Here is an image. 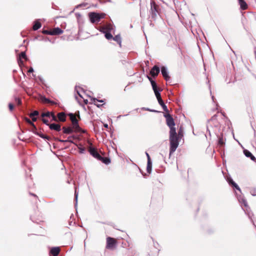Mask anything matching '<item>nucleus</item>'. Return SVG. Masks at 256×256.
<instances>
[{
    "instance_id": "f257e3e1",
    "label": "nucleus",
    "mask_w": 256,
    "mask_h": 256,
    "mask_svg": "<svg viewBox=\"0 0 256 256\" xmlns=\"http://www.w3.org/2000/svg\"><path fill=\"white\" fill-rule=\"evenodd\" d=\"M106 14L104 13L90 12L88 16L92 23H98L101 19L104 18Z\"/></svg>"
},
{
    "instance_id": "f03ea898",
    "label": "nucleus",
    "mask_w": 256,
    "mask_h": 256,
    "mask_svg": "<svg viewBox=\"0 0 256 256\" xmlns=\"http://www.w3.org/2000/svg\"><path fill=\"white\" fill-rule=\"evenodd\" d=\"M158 8V6L156 4L154 1L151 0L150 14L152 18L155 20L159 14Z\"/></svg>"
},
{
    "instance_id": "7ed1b4c3",
    "label": "nucleus",
    "mask_w": 256,
    "mask_h": 256,
    "mask_svg": "<svg viewBox=\"0 0 256 256\" xmlns=\"http://www.w3.org/2000/svg\"><path fill=\"white\" fill-rule=\"evenodd\" d=\"M112 29V26L110 24L106 26H103L100 29V32H102L103 33L105 34V37L108 40H110L112 38V34L110 32V31Z\"/></svg>"
},
{
    "instance_id": "20e7f679",
    "label": "nucleus",
    "mask_w": 256,
    "mask_h": 256,
    "mask_svg": "<svg viewBox=\"0 0 256 256\" xmlns=\"http://www.w3.org/2000/svg\"><path fill=\"white\" fill-rule=\"evenodd\" d=\"M69 116L72 121L73 128L74 129L76 132H79L80 131V128L78 124V120H77L76 116L73 114H70Z\"/></svg>"
},
{
    "instance_id": "39448f33",
    "label": "nucleus",
    "mask_w": 256,
    "mask_h": 256,
    "mask_svg": "<svg viewBox=\"0 0 256 256\" xmlns=\"http://www.w3.org/2000/svg\"><path fill=\"white\" fill-rule=\"evenodd\" d=\"M170 154L174 153L178 146V139H170Z\"/></svg>"
},
{
    "instance_id": "423d86ee",
    "label": "nucleus",
    "mask_w": 256,
    "mask_h": 256,
    "mask_svg": "<svg viewBox=\"0 0 256 256\" xmlns=\"http://www.w3.org/2000/svg\"><path fill=\"white\" fill-rule=\"evenodd\" d=\"M116 244V240L114 238L110 237H108L106 238V248H112Z\"/></svg>"
},
{
    "instance_id": "0eeeda50",
    "label": "nucleus",
    "mask_w": 256,
    "mask_h": 256,
    "mask_svg": "<svg viewBox=\"0 0 256 256\" xmlns=\"http://www.w3.org/2000/svg\"><path fill=\"white\" fill-rule=\"evenodd\" d=\"M164 116L166 118V124L169 128L174 126L175 123L172 116L169 114H167Z\"/></svg>"
},
{
    "instance_id": "6e6552de",
    "label": "nucleus",
    "mask_w": 256,
    "mask_h": 256,
    "mask_svg": "<svg viewBox=\"0 0 256 256\" xmlns=\"http://www.w3.org/2000/svg\"><path fill=\"white\" fill-rule=\"evenodd\" d=\"M170 139H178V137L176 132V130L174 126L170 127Z\"/></svg>"
},
{
    "instance_id": "1a4fd4ad",
    "label": "nucleus",
    "mask_w": 256,
    "mask_h": 256,
    "mask_svg": "<svg viewBox=\"0 0 256 256\" xmlns=\"http://www.w3.org/2000/svg\"><path fill=\"white\" fill-rule=\"evenodd\" d=\"M161 72L162 76L166 81H168L170 80V77L168 76L167 68L166 67L162 66V68Z\"/></svg>"
},
{
    "instance_id": "9d476101",
    "label": "nucleus",
    "mask_w": 256,
    "mask_h": 256,
    "mask_svg": "<svg viewBox=\"0 0 256 256\" xmlns=\"http://www.w3.org/2000/svg\"><path fill=\"white\" fill-rule=\"evenodd\" d=\"M160 72V68L156 66H154L151 70L150 74L154 77L158 75Z\"/></svg>"
},
{
    "instance_id": "9b49d317",
    "label": "nucleus",
    "mask_w": 256,
    "mask_h": 256,
    "mask_svg": "<svg viewBox=\"0 0 256 256\" xmlns=\"http://www.w3.org/2000/svg\"><path fill=\"white\" fill-rule=\"evenodd\" d=\"M63 33V30L59 28H54L53 30H52V32L50 33V35L52 36H54V35H58L60 34Z\"/></svg>"
},
{
    "instance_id": "f8f14e48",
    "label": "nucleus",
    "mask_w": 256,
    "mask_h": 256,
    "mask_svg": "<svg viewBox=\"0 0 256 256\" xmlns=\"http://www.w3.org/2000/svg\"><path fill=\"white\" fill-rule=\"evenodd\" d=\"M49 128L50 129L55 130L57 132H60L61 130L60 126L58 124H56L54 123L50 124Z\"/></svg>"
},
{
    "instance_id": "ddd939ff",
    "label": "nucleus",
    "mask_w": 256,
    "mask_h": 256,
    "mask_svg": "<svg viewBox=\"0 0 256 256\" xmlns=\"http://www.w3.org/2000/svg\"><path fill=\"white\" fill-rule=\"evenodd\" d=\"M63 132L66 134H72L74 132H76L74 131V129L71 127H63L62 128Z\"/></svg>"
},
{
    "instance_id": "4468645a",
    "label": "nucleus",
    "mask_w": 256,
    "mask_h": 256,
    "mask_svg": "<svg viewBox=\"0 0 256 256\" xmlns=\"http://www.w3.org/2000/svg\"><path fill=\"white\" fill-rule=\"evenodd\" d=\"M60 251V249L58 247L52 248L50 250V254L53 256H58Z\"/></svg>"
},
{
    "instance_id": "2eb2a0df",
    "label": "nucleus",
    "mask_w": 256,
    "mask_h": 256,
    "mask_svg": "<svg viewBox=\"0 0 256 256\" xmlns=\"http://www.w3.org/2000/svg\"><path fill=\"white\" fill-rule=\"evenodd\" d=\"M244 155L250 158L252 160H255L256 158L248 150H244Z\"/></svg>"
},
{
    "instance_id": "dca6fc26",
    "label": "nucleus",
    "mask_w": 256,
    "mask_h": 256,
    "mask_svg": "<svg viewBox=\"0 0 256 256\" xmlns=\"http://www.w3.org/2000/svg\"><path fill=\"white\" fill-rule=\"evenodd\" d=\"M41 116L42 118H44L45 116L50 117V116H52V117L54 120H56V116L54 114L50 113V112L42 113V114Z\"/></svg>"
},
{
    "instance_id": "f3484780",
    "label": "nucleus",
    "mask_w": 256,
    "mask_h": 256,
    "mask_svg": "<svg viewBox=\"0 0 256 256\" xmlns=\"http://www.w3.org/2000/svg\"><path fill=\"white\" fill-rule=\"evenodd\" d=\"M58 120L61 122H64L66 120V114L64 112H62L58 114Z\"/></svg>"
},
{
    "instance_id": "a211bd4d",
    "label": "nucleus",
    "mask_w": 256,
    "mask_h": 256,
    "mask_svg": "<svg viewBox=\"0 0 256 256\" xmlns=\"http://www.w3.org/2000/svg\"><path fill=\"white\" fill-rule=\"evenodd\" d=\"M239 2V4L240 6V8L244 10H246L248 8V6L246 2L244 1V0H238Z\"/></svg>"
},
{
    "instance_id": "6ab92c4d",
    "label": "nucleus",
    "mask_w": 256,
    "mask_h": 256,
    "mask_svg": "<svg viewBox=\"0 0 256 256\" xmlns=\"http://www.w3.org/2000/svg\"><path fill=\"white\" fill-rule=\"evenodd\" d=\"M90 152L94 158H99L100 157V154L94 149L90 150Z\"/></svg>"
},
{
    "instance_id": "aec40b11",
    "label": "nucleus",
    "mask_w": 256,
    "mask_h": 256,
    "mask_svg": "<svg viewBox=\"0 0 256 256\" xmlns=\"http://www.w3.org/2000/svg\"><path fill=\"white\" fill-rule=\"evenodd\" d=\"M41 26H42V24L39 22L36 21L34 22V24L32 28L34 30H36L38 29H39L41 27Z\"/></svg>"
},
{
    "instance_id": "412c9836",
    "label": "nucleus",
    "mask_w": 256,
    "mask_h": 256,
    "mask_svg": "<svg viewBox=\"0 0 256 256\" xmlns=\"http://www.w3.org/2000/svg\"><path fill=\"white\" fill-rule=\"evenodd\" d=\"M158 104L162 106V108H163L164 111H165V112H168V111L167 106L164 104V102L162 100V99H160V100H158Z\"/></svg>"
},
{
    "instance_id": "4be33fe9",
    "label": "nucleus",
    "mask_w": 256,
    "mask_h": 256,
    "mask_svg": "<svg viewBox=\"0 0 256 256\" xmlns=\"http://www.w3.org/2000/svg\"><path fill=\"white\" fill-rule=\"evenodd\" d=\"M152 168V162L151 160L148 161L146 170L148 173H150Z\"/></svg>"
},
{
    "instance_id": "5701e85b",
    "label": "nucleus",
    "mask_w": 256,
    "mask_h": 256,
    "mask_svg": "<svg viewBox=\"0 0 256 256\" xmlns=\"http://www.w3.org/2000/svg\"><path fill=\"white\" fill-rule=\"evenodd\" d=\"M113 40L116 42L120 46L121 45V38L119 34H118L116 36L114 37L113 38Z\"/></svg>"
},
{
    "instance_id": "b1692460",
    "label": "nucleus",
    "mask_w": 256,
    "mask_h": 256,
    "mask_svg": "<svg viewBox=\"0 0 256 256\" xmlns=\"http://www.w3.org/2000/svg\"><path fill=\"white\" fill-rule=\"evenodd\" d=\"M154 91V94L156 95V96L158 100V101L160 100V99H162L160 96V90H158V89H156L155 90H153Z\"/></svg>"
},
{
    "instance_id": "393cba45",
    "label": "nucleus",
    "mask_w": 256,
    "mask_h": 256,
    "mask_svg": "<svg viewBox=\"0 0 256 256\" xmlns=\"http://www.w3.org/2000/svg\"><path fill=\"white\" fill-rule=\"evenodd\" d=\"M229 183L232 184L236 190L240 192V188L238 186V185L234 182L232 180H229Z\"/></svg>"
},
{
    "instance_id": "a878e982",
    "label": "nucleus",
    "mask_w": 256,
    "mask_h": 256,
    "mask_svg": "<svg viewBox=\"0 0 256 256\" xmlns=\"http://www.w3.org/2000/svg\"><path fill=\"white\" fill-rule=\"evenodd\" d=\"M148 79L150 81L151 84H152V90H155L156 89H158L157 86H156V82L152 80V79L149 77H148Z\"/></svg>"
},
{
    "instance_id": "bb28decb",
    "label": "nucleus",
    "mask_w": 256,
    "mask_h": 256,
    "mask_svg": "<svg viewBox=\"0 0 256 256\" xmlns=\"http://www.w3.org/2000/svg\"><path fill=\"white\" fill-rule=\"evenodd\" d=\"M41 100L43 102H46V103H51L52 104H55L54 102L50 100L49 99H48L44 96L42 97Z\"/></svg>"
},
{
    "instance_id": "cd10ccee",
    "label": "nucleus",
    "mask_w": 256,
    "mask_h": 256,
    "mask_svg": "<svg viewBox=\"0 0 256 256\" xmlns=\"http://www.w3.org/2000/svg\"><path fill=\"white\" fill-rule=\"evenodd\" d=\"M238 200L239 202L242 203V204H243L244 205V206L245 207H248V204H247V202L246 201V200H244V198H239L238 199Z\"/></svg>"
},
{
    "instance_id": "c85d7f7f",
    "label": "nucleus",
    "mask_w": 256,
    "mask_h": 256,
    "mask_svg": "<svg viewBox=\"0 0 256 256\" xmlns=\"http://www.w3.org/2000/svg\"><path fill=\"white\" fill-rule=\"evenodd\" d=\"M36 134L37 135L39 136L40 138H42L46 139V140H50V138L48 136H45V135H44L42 134L38 133V132H37V133H36Z\"/></svg>"
},
{
    "instance_id": "c756f323",
    "label": "nucleus",
    "mask_w": 256,
    "mask_h": 256,
    "mask_svg": "<svg viewBox=\"0 0 256 256\" xmlns=\"http://www.w3.org/2000/svg\"><path fill=\"white\" fill-rule=\"evenodd\" d=\"M21 58H24V59H26V54L25 52H22L20 54V56H19V59H20H20H21Z\"/></svg>"
},
{
    "instance_id": "7c9ffc66",
    "label": "nucleus",
    "mask_w": 256,
    "mask_h": 256,
    "mask_svg": "<svg viewBox=\"0 0 256 256\" xmlns=\"http://www.w3.org/2000/svg\"><path fill=\"white\" fill-rule=\"evenodd\" d=\"M224 144V140L222 137H220L218 138V144L220 146H222Z\"/></svg>"
},
{
    "instance_id": "2f4dec72",
    "label": "nucleus",
    "mask_w": 256,
    "mask_h": 256,
    "mask_svg": "<svg viewBox=\"0 0 256 256\" xmlns=\"http://www.w3.org/2000/svg\"><path fill=\"white\" fill-rule=\"evenodd\" d=\"M38 114H39V112H38V111L34 110V112H32L30 114V118H32V116H36L38 115Z\"/></svg>"
},
{
    "instance_id": "473e14b6",
    "label": "nucleus",
    "mask_w": 256,
    "mask_h": 256,
    "mask_svg": "<svg viewBox=\"0 0 256 256\" xmlns=\"http://www.w3.org/2000/svg\"><path fill=\"white\" fill-rule=\"evenodd\" d=\"M246 213L248 215L249 218L253 222L252 216H253V214L252 213H250L248 212V210L246 209Z\"/></svg>"
},
{
    "instance_id": "72a5a7b5",
    "label": "nucleus",
    "mask_w": 256,
    "mask_h": 256,
    "mask_svg": "<svg viewBox=\"0 0 256 256\" xmlns=\"http://www.w3.org/2000/svg\"><path fill=\"white\" fill-rule=\"evenodd\" d=\"M92 100L93 103H94V104L96 105L98 107H100V105H97V104H96V102H104V100H97L96 98H92Z\"/></svg>"
},
{
    "instance_id": "f704fd0d",
    "label": "nucleus",
    "mask_w": 256,
    "mask_h": 256,
    "mask_svg": "<svg viewBox=\"0 0 256 256\" xmlns=\"http://www.w3.org/2000/svg\"><path fill=\"white\" fill-rule=\"evenodd\" d=\"M76 92L79 96L83 98H84L82 94V91L78 90L76 87Z\"/></svg>"
},
{
    "instance_id": "c9c22d12",
    "label": "nucleus",
    "mask_w": 256,
    "mask_h": 256,
    "mask_svg": "<svg viewBox=\"0 0 256 256\" xmlns=\"http://www.w3.org/2000/svg\"><path fill=\"white\" fill-rule=\"evenodd\" d=\"M74 138V136H69V137H68L67 140H65V142H71V143H74L73 141L71 140V138Z\"/></svg>"
},
{
    "instance_id": "e433bc0d",
    "label": "nucleus",
    "mask_w": 256,
    "mask_h": 256,
    "mask_svg": "<svg viewBox=\"0 0 256 256\" xmlns=\"http://www.w3.org/2000/svg\"><path fill=\"white\" fill-rule=\"evenodd\" d=\"M74 196H75L76 204L77 202H78V192H77L76 190H75Z\"/></svg>"
},
{
    "instance_id": "4c0bfd02",
    "label": "nucleus",
    "mask_w": 256,
    "mask_h": 256,
    "mask_svg": "<svg viewBox=\"0 0 256 256\" xmlns=\"http://www.w3.org/2000/svg\"><path fill=\"white\" fill-rule=\"evenodd\" d=\"M216 115H214V116L212 118H211L210 120H209V121H208V122H212L213 121L216 120Z\"/></svg>"
},
{
    "instance_id": "58836bf2",
    "label": "nucleus",
    "mask_w": 256,
    "mask_h": 256,
    "mask_svg": "<svg viewBox=\"0 0 256 256\" xmlns=\"http://www.w3.org/2000/svg\"><path fill=\"white\" fill-rule=\"evenodd\" d=\"M42 120L44 124H46L49 125V124H48V120L47 119H46V118H42Z\"/></svg>"
},
{
    "instance_id": "ea45409f",
    "label": "nucleus",
    "mask_w": 256,
    "mask_h": 256,
    "mask_svg": "<svg viewBox=\"0 0 256 256\" xmlns=\"http://www.w3.org/2000/svg\"><path fill=\"white\" fill-rule=\"evenodd\" d=\"M42 32H43L44 34H50V33L52 32V30H43Z\"/></svg>"
},
{
    "instance_id": "a19ab883",
    "label": "nucleus",
    "mask_w": 256,
    "mask_h": 256,
    "mask_svg": "<svg viewBox=\"0 0 256 256\" xmlns=\"http://www.w3.org/2000/svg\"><path fill=\"white\" fill-rule=\"evenodd\" d=\"M9 109L10 110H12L14 109V106L12 104L10 103L8 104Z\"/></svg>"
},
{
    "instance_id": "79ce46f5",
    "label": "nucleus",
    "mask_w": 256,
    "mask_h": 256,
    "mask_svg": "<svg viewBox=\"0 0 256 256\" xmlns=\"http://www.w3.org/2000/svg\"><path fill=\"white\" fill-rule=\"evenodd\" d=\"M78 149L80 150V152L81 154L84 153L85 150V149L84 148H78Z\"/></svg>"
},
{
    "instance_id": "37998d69",
    "label": "nucleus",
    "mask_w": 256,
    "mask_h": 256,
    "mask_svg": "<svg viewBox=\"0 0 256 256\" xmlns=\"http://www.w3.org/2000/svg\"><path fill=\"white\" fill-rule=\"evenodd\" d=\"M16 101L18 103V104H21V100L20 98H16Z\"/></svg>"
},
{
    "instance_id": "c03bdc74",
    "label": "nucleus",
    "mask_w": 256,
    "mask_h": 256,
    "mask_svg": "<svg viewBox=\"0 0 256 256\" xmlns=\"http://www.w3.org/2000/svg\"><path fill=\"white\" fill-rule=\"evenodd\" d=\"M28 122L31 124L32 126L34 127V128H36L34 123H32L30 120H28Z\"/></svg>"
},
{
    "instance_id": "a18cd8bd",
    "label": "nucleus",
    "mask_w": 256,
    "mask_h": 256,
    "mask_svg": "<svg viewBox=\"0 0 256 256\" xmlns=\"http://www.w3.org/2000/svg\"><path fill=\"white\" fill-rule=\"evenodd\" d=\"M146 154L147 158H148V161L151 160L149 154L147 152H146Z\"/></svg>"
},
{
    "instance_id": "49530a36",
    "label": "nucleus",
    "mask_w": 256,
    "mask_h": 256,
    "mask_svg": "<svg viewBox=\"0 0 256 256\" xmlns=\"http://www.w3.org/2000/svg\"><path fill=\"white\" fill-rule=\"evenodd\" d=\"M34 72V70H33V68H30L28 70V72Z\"/></svg>"
},
{
    "instance_id": "de8ad7c7",
    "label": "nucleus",
    "mask_w": 256,
    "mask_h": 256,
    "mask_svg": "<svg viewBox=\"0 0 256 256\" xmlns=\"http://www.w3.org/2000/svg\"><path fill=\"white\" fill-rule=\"evenodd\" d=\"M32 118V120L33 122H35L36 120V118L34 117V116H32V118Z\"/></svg>"
},
{
    "instance_id": "09e8293b",
    "label": "nucleus",
    "mask_w": 256,
    "mask_h": 256,
    "mask_svg": "<svg viewBox=\"0 0 256 256\" xmlns=\"http://www.w3.org/2000/svg\"><path fill=\"white\" fill-rule=\"evenodd\" d=\"M110 162V161L109 160H106L104 161V162L106 164H108Z\"/></svg>"
},
{
    "instance_id": "8fccbe9b",
    "label": "nucleus",
    "mask_w": 256,
    "mask_h": 256,
    "mask_svg": "<svg viewBox=\"0 0 256 256\" xmlns=\"http://www.w3.org/2000/svg\"><path fill=\"white\" fill-rule=\"evenodd\" d=\"M84 102L86 104H87L88 103V100H84Z\"/></svg>"
},
{
    "instance_id": "3c124183",
    "label": "nucleus",
    "mask_w": 256,
    "mask_h": 256,
    "mask_svg": "<svg viewBox=\"0 0 256 256\" xmlns=\"http://www.w3.org/2000/svg\"><path fill=\"white\" fill-rule=\"evenodd\" d=\"M59 142H65V140H58Z\"/></svg>"
},
{
    "instance_id": "603ef678",
    "label": "nucleus",
    "mask_w": 256,
    "mask_h": 256,
    "mask_svg": "<svg viewBox=\"0 0 256 256\" xmlns=\"http://www.w3.org/2000/svg\"><path fill=\"white\" fill-rule=\"evenodd\" d=\"M104 126L106 128H108V124H104Z\"/></svg>"
},
{
    "instance_id": "864d4df0",
    "label": "nucleus",
    "mask_w": 256,
    "mask_h": 256,
    "mask_svg": "<svg viewBox=\"0 0 256 256\" xmlns=\"http://www.w3.org/2000/svg\"><path fill=\"white\" fill-rule=\"evenodd\" d=\"M212 98L213 102H214V96H212Z\"/></svg>"
},
{
    "instance_id": "5fc2aeb1",
    "label": "nucleus",
    "mask_w": 256,
    "mask_h": 256,
    "mask_svg": "<svg viewBox=\"0 0 256 256\" xmlns=\"http://www.w3.org/2000/svg\"><path fill=\"white\" fill-rule=\"evenodd\" d=\"M209 88H210V86H209ZM210 94H212V91H211V90H210Z\"/></svg>"
},
{
    "instance_id": "6e6d98bb",
    "label": "nucleus",
    "mask_w": 256,
    "mask_h": 256,
    "mask_svg": "<svg viewBox=\"0 0 256 256\" xmlns=\"http://www.w3.org/2000/svg\"><path fill=\"white\" fill-rule=\"evenodd\" d=\"M182 134V132H178V134L180 135Z\"/></svg>"
},
{
    "instance_id": "4d7b16f0",
    "label": "nucleus",
    "mask_w": 256,
    "mask_h": 256,
    "mask_svg": "<svg viewBox=\"0 0 256 256\" xmlns=\"http://www.w3.org/2000/svg\"><path fill=\"white\" fill-rule=\"evenodd\" d=\"M32 195H33L34 196H36L35 194H32Z\"/></svg>"
}]
</instances>
